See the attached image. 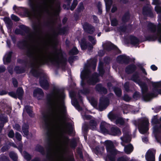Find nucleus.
<instances>
[{"mask_svg":"<svg viewBox=\"0 0 161 161\" xmlns=\"http://www.w3.org/2000/svg\"><path fill=\"white\" fill-rule=\"evenodd\" d=\"M63 94L57 91L49 95L48 100L54 108L53 115L45 114L43 117L47 130V144L48 151L47 157L52 161H74L63 154L68 143V137L63 134L67 131L68 125L65 122L66 111L64 104Z\"/></svg>","mask_w":161,"mask_h":161,"instance_id":"nucleus-1","label":"nucleus"},{"mask_svg":"<svg viewBox=\"0 0 161 161\" xmlns=\"http://www.w3.org/2000/svg\"><path fill=\"white\" fill-rule=\"evenodd\" d=\"M33 28L35 32L28 36V40L31 44L27 51V56L32 61V67L36 68L47 62L59 66L64 65L66 60L63 58L61 50L56 49L51 52H47L42 45L44 43L50 42L51 35L47 34L43 37L40 35L41 26L40 23L34 24Z\"/></svg>","mask_w":161,"mask_h":161,"instance_id":"nucleus-2","label":"nucleus"},{"mask_svg":"<svg viewBox=\"0 0 161 161\" xmlns=\"http://www.w3.org/2000/svg\"><path fill=\"white\" fill-rule=\"evenodd\" d=\"M55 0H29V4L33 11L37 17H40L43 13L52 16H57L60 9V3L58 2L53 7Z\"/></svg>","mask_w":161,"mask_h":161,"instance_id":"nucleus-3","label":"nucleus"},{"mask_svg":"<svg viewBox=\"0 0 161 161\" xmlns=\"http://www.w3.org/2000/svg\"><path fill=\"white\" fill-rule=\"evenodd\" d=\"M91 66V64L88 63L85 65L84 70L81 72V77L82 80L87 79L88 83L89 84L93 85L99 80L97 74L95 73L92 76L89 75L90 71L88 68Z\"/></svg>","mask_w":161,"mask_h":161,"instance_id":"nucleus-4","label":"nucleus"},{"mask_svg":"<svg viewBox=\"0 0 161 161\" xmlns=\"http://www.w3.org/2000/svg\"><path fill=\"white\" fill-rule=\"evenodd\" d=\"M105 145L108 153L106 160L108 159L110 161H115V156L118 152L114 148L113 142L111 141H107L105 142Z\"/></svg>","mask_w":161,"mask_h":161,"instance_id":"nucleus-5","label":"nucleus"},{"mask_svg":"<svg viewBox=\"0 0 161 161\" xmlns=\"http://www.w3.org/2000/svg\"><path fill=\"white\" fill-rule=\"evenodd\" d=\"M131 80L134 82L137 83L141 86L143 93L145 92L147 89V87L146 84L142 83L139 79L138 74L134 75L131 78Z\"/></svg>","mask_w":161,"mask_h":161,"instance_id":"nucleus-6","label":"nucleus"},{"mask_svg":"<svg viewBox=\"0 0 161 161\" xmlns=\"http://www.w3.org/2000/svg\"><path fill=\"white\" fill-rule=\"evenodd\" d=\"M149 122L148 119L147 118L143 119L141 122L140 130L142 133H145L148 129Z\"/></svg>","mask_w":161,"mask_h":161,"instance_id":"nucleus-7","label":"nucleus"},{"mask_svg":"<svg viewBox=\"0 0 161 161\" xmlns=\"http://www.w3.org/2000/svg\"><path fill=\"white\" fill-rule=\"evenodd\" d=\"M155 150H149L147 152L145 158L147 161H155Z\"/></svg>","mask_w":161,"mask_h":161,"instance_id":"nucleus-8","label":"nucleus"},{"mask_svg":"<svg viewBox=\"0 0 161 161\" xmlns=\"http://www.w3.org/2000/svg\"><path fill=\"white\" fill-rule=\"evenodd\" d=\"M108 100L103 98L100 99V101L99 103V109L100 111H102L103 109H105L108 105Z\"/></svg>","mask_w":161,"mask_h":161,"instance_id":"nucleus-9","label":"nucleus"},{"mask_svg":"<svg viewBox=\"0 0 161 161\" xmlns=\"http://www.w3.org/2000/svg\"><path fill=\"white\" fill-rule=\"evenodd\" d=\"M83 27L85 31L90 34H92L95 31L93 26L87 23L84 24Z\"/></svg>","mask_w":161,"mask_h":161,"instance_id":"nucleus-10","label":"nucleus"},{"mask_svg":"<svg viewBox=\"0 0 161 161\" xmlns=\"http://www.w3.org/2000/svg\"><path fill=\"white\" fill-rule=\"evenodd\" d=\"M33 95L34 97H37L38 99H40L43 97V92L41 89L37 88L34 91Z\"/></svg>","mask_w":161,"mask_h":161,"instance_id":"nucleus-11","label":"nucleus"},{"mask_svg":"<svg viewBox=\"0 0 161 161\" xmlns=\"http://www.w3.org/2000/svg\"><path fill=\"white\" fill-rule=\"evenodd\" d=\"M66 33V30H65V29L64 28L61 29L60 28H58L53 31V35L54 36L58 34H65Z\"/></svg>","mask_w":161,"mask_h":161,"instance_id":"nucleus-12","label":"nucleus"},{"mask_svg":"<svg viewBox=\"0 0 161 161\" xmlns=\"http://www.w3.org/2000/svg\"><path fill=\"white\" fill-rule=\"evenodd\" d=\"M96 89L97 91L102 93L106 94L107 93V89L102 87L100 84H99L96 86Z\"/></svg>","mask_w":161,"mask_h":161,"instance_id":"nucleus-13","label":"nucleus"},{"mask_svg":"<svg viewBox=\"0 0 161 161\" xmlns=\"http://www.w3.org/2000/svg\"><path fill=\"white\" fill-rule=\"evenodd\" d=\"M121 134V131L117 127H112L111 130V134L112 135L115 136L119 135Z\"/></svg>","mask_w":161,"mask_h":161,"instance_id":"nucleus-14","label":"nucleus"},{"mask_svg":"<svg viewBox=\"0 0 161 161\" xmlns=\"http://www.w3.org/2000/svg\"><path fill=\"white\" fill-rule=\"evenodd\" d=\"M133 149V147L132 145L129 144L125 146L124 150L126 153L129 154L132 152Z\"/></svg>","mask_w":161,"mask_h":161,"instance_id":"nucleus-15","label":"nucleus"},{"mask_svg":"<svg viewBox=\"0 0 161 161\" xmlns=\"http://www.w3.org/2000/svg\"><path fill=\"white\" fill-rule=\"evenodd\" d=\"M108 125L105 122H102L101 123L100 127V130L102 132L105 133L108 131L106 128L107 127Z\"/></svg>","mask_w":161,"mask_h":161,"instance_id":"nucleus-16","label":"nucleus"},{"mask_svg":"<svg viewBox=\"0 0 161 161\" xmlns=\"http://www.w3.org/2000/svg\"><path fill=\"white\" fill-rule=\"evenodd\" d=\"M121 139L122 141V142H121V144L123 146H125V143L129 142L131 140L130 138L128 136H123L121 138Z\"/></svg>","mask_w":161,"mask_h":161,"instance_id":"nucleus-17","label":"nucleus"},{"mask_svg":"<svg viewBox=\"0 0 161 161\" xmlns=\"http://www.w3.org/2000/svg\"><path fill=\"white\" fill-rule=\"evenodd\" d=\"M40 84L41 87L43 89H47L48 87V83L46 80H41L40 81Z\"/></svg>","mask_w":161,"mask_h":161,"instance_id":"nucleus-18","label":"nucleus"},{"mask_svg":"<svg viewBox=\"0 0 161 161\" xmlns=\"http://www.w3.org/2000/svg\"><path fill=\"white\" fill-rule=\"evenodd\" d=\"M83 40H84V39L81 40V42L80 44L81 48L82 49L87 48L89 50H91L93 48V47L90 44L89 46L86 45L85 43L83 42Z\"/></svg>","mask_w":161,"mask_h":161,"instance_id":"nucleus-19","label":"nucleus"},{"mask_svg":"<svg viewBox=\"0 0 161 161\" xmlns=\"http://www.w3.org/2000/svg\"><path fill=\"white\" fill-rule=\"evenodd\" d=\"M136 69V66L134 65H132L127 66L126 68L125 71L128 73H130L135 70Z\"/></svg>","mask_w":161,"mask_h":161,"instance_id":"nucleus-20","label":"nucleus"},{"mask_svg":"<svg viewBox=\"0 0 161 161\" xmlns=\"http://www.w3.org/2000/svg\"><path fill=\"white\" fill-rule=\"evenodd\" d=\"M23 93L24 91L22 88L19 87L18 88L16 92V93L19 98L20 99L22 98Z\"/></svg>","mask_w":161,"mask_h":161,"instance_id":"nucleus-21","label":"nucleus"},{"mask_svg":"<svg viewBox=\"0 0 161 161\" xmlns=\"http://www.w3.org/2000/svg\"><path fill=\"white\" fill-rule=\"evenodd\" d=\"M90 128L92 130H95L97 125L96 121L93 119L91 120L89 123Z\"/></svg>","mask_w":161,"mask_h":161,"instance_id":"nucleus-22","label":"nucleus"},{"mask_svg":"<svg viewBox=\"0 0 161 161\" xmlns=\"http://www.w3.org/2000/svg\"><path fill=\"white\" fill-rule=\"evenodd\" d=\"M28 128L29 126L28 125L25 124L23 125L22 127V130L24 134L26 136L28 135Z\"/></svg>","mask_w":161,"mask_h":161,"instance_id":"nucleus-23","label":"nucleus"},{"mask_svg":"<svg viewBox=\"0 0 161 161\" xmlns=\"http://www.w3.org/2000/svg\"><path fill=\"white\" fill-rule=\"evenodd\" d=\"M106 6V9L108 11L110 9L112 4V0H104Z\"/></svg>","mask_w":161,"mask_h":161,"instance_id":"nucleus-24","label":"nucleus"},{"mask_svg":"<svg viewBox=\"0 0 161 161\" xmlns=\"http://www.w3.org/2000/svg\"><path fill=\"white\" fill-rule=\"evenodd\" d=\"M161 33V24L158 23L157 27V37H158V41L161 42V35L160 36Z\"/></svg>","mask_w":161,"mask_h":161,"instance_id":"nucleus-25","label":"nucleus"},{"mask_svg":"<svg viewBox=\"0 0 161 161\" xmlns=\"http://www.w3.org/2000/svg\"><path fill=\"white\" fill-rule=\"evenodd\" d=\"M143 12L144 14L148 15L151 13V9L148 6L144 7L143 9Z\"/></svg>","mask_w":161,"mask_h":161,"instance_id":"nucleus-26","label":"nucleus"},{"mask_svg":"<svg viewBox=\"0 0 161 161\" xmlns=\"http://www.w3.org/2000/svg\"><path fill=\"white\" fill-rule=\"evenodd\" d=\"M148 27L149 30L152 32H154L156 31V26L152 23H149L148 25Z\"/></svg>","mask_w":161,"mask_h":161,"instance_id":"nucleus-27","label":"nucleus"},{"mask_svg":"<svg viewBox=\"0 0 161 161\" xmlns=\"http://www.w3.org/2000/svg\"><path fill=\"white\" fill-rule=\"evenodd\" d=\"M25 110L26 111L30 116L32 117L33 115L32 114L31 108V107L27 106L25 107Z\"/></svg>","mask_w":161,"mask_h":161,"instance_id":"nucleus-28","label":"nucleus"},{"mask_svg":"<svg viewBox=\"0 0 161 161\" xmlns=\"http://www.w3.org/2000/svg\"><path fill=\"white\" fill-rule=\"evenodd\" d=\"M11 54L12 52H9L5 55L4 60V61L5 60L6 62L8 63L10 62Z\"/></svg>","mask_w":161,"mask_h":161,"instance_id":"nucleus-29","label":"nucleus"},{"mask_svg":"<svg viewBox=\"0 0 161 161\" xmlns=\"http://www.w3.org/2000/svg\"><path fill=\"white\" fill-rule=\"evenodd\" d=\"M155 96L153 93L148 94L144 96V98L145 101H149L152 97Z\"/></svg>","mask_w":161,"mask_h":161,"instance_id":"nucleus-30","label":"nucleus"},{"mask_svg":"<svg viewBox=\"0 0 161 161\" xmlns=\"http://www.w3.org/2000/svg\"><path fill=\"white\" fill-rule=\"evenodd\" d=\"M9 155L10 158L14 161H17V156L15 153L13 152H10L9 153Z\"/></svg>","mask_w":161,"mask_h":161,"instance_id":"nucleus-31","label":"nucleus"},{"mask_svg":"<svg viewBox=\"0 0 161 161\" xmlns=\"http://www.w3.org/2000/svg\"><path fill=\"white\" fill-rule=\"evenodd\" d=\"M124 123V121L122 118L120 117H118L117 119L115 121V124L117 125L119 124L120 125H122Z\"/></svg>","mask_w":161,"mask_h":161,"instance_id":"nucleus-32","label":"nucleus"},{"mask_svg":"<svg viewBox=\"0 0 161 161\" xmlns=\"http://www.w3.org/2000/svg\"><path fill=\"white\" fill-rule=\"evenodd\" d=\"M131 43V44L135 45L139 42L138 40L136 37L133 36L130 38Z\"/></svg>","mask_w":161,"mask_h":161,"instance_id":"nucleus-33","label":"nucleus"},{"mask_svg":"<svg viewBox=\"0 0 161 161\" xmlns=\"http://www.w3.org/2000/svg\"><path fill=\"white\" fill-rule=\"evenodd\" d=\"M78 53V51L75 47L73 48L69 52L70 55L77 54Z\"/></svg>","mask_w":161,"mask_h":161,"instance_id":"nucleus-34","label":"nucleus"},{"mask_svg":"<svg viewBox=\"0 0 161 161\" xmlns=\"http://www.w3.org/2000/svg\"><path fill=\"white\" fill-rule=\"evenodd\" d=\"M114 91L116 95L118 97H120L121 95V91L119 88H115L114 89Z\"/></svg>","mask_w":161,"mask_h":161,"instance_id":"nucleus-35","label":"nucleus"},{"mask_svg":"<svg viewBox=\"0 0 161 161\" xmlns=\"http://www.w3.org/2000/svg\"><path fill=\"white\" fill-rule=\"evenodd\" d=\"M24 157L27 161H29L32 158L31 156L26 152L24 153Z\"/></svg>","mask_w":161,"mask_h":161,"instance_id":"nucleus-36","label":"nucleus"},{"mask_svg":"<svg viewBox=\"0 0 161 161\" xmlns=\"http://www.w3.org/2000/svg\"><path fill=\"white\" fill-rule=\"evenodd\" d=\"M77 0H74L73 3L70 8V9L71 10H73L75 8L77 5Z\"/></svg>","mask_w":161,"mask_h":161,"instance_id":"nucleus-37","label":"nucleus"},{"mask_svg":"<svg viewBox=\"0 0 161 161\" xmlns=\"http://www.w3.org/2000/svg\"><path fill=\"white\" fill-rule=\"evenodd\" d=\"M88 38L89 41L91 42L93 45H95L96 44V40L94 37L92 36H89Z\"/></svg>","mask_w":161,"mask_h":161,"instance_id":"nucleus-38","label":"nucleus"},{"mask_svg":"<svg viewBox=\"0 0 161 161\" xmlns=\"http://www.w3.org/2000/svg\"><path fill=\"white\" fill-rule=\"evenodd\" d=\"M126 58V57L124 55H120L118 57V60L121 61L125 62V59Z\"/></svg>","mask_w":161,"mask_h":161,"instance_id":"nucleus-39","label":"nucleus"},{"mask_svg":"<svg viewBox=\"0 0 161 161\" xmlns=\"http://www.w3.org/2000/svg\"><path fill=\"white\" fill-rule=\"evenodd\" d=\"M129 15L128 14H125L122 18V21L124 22H127L129 19Z\"/></svg>","mask_w":161,"mask_h":161,"instance_id":"nucleus-40","label":"nucleus"},{"mask_svg":"<svg viewBox=\"0 0 161 161\" xmlns=\"http://www.w3.org/2000/svg\"><path fill=\"white\" fill-rule=\"evenodd\" d=\"M84 9V7L83 3H80L78 7V10L79 12L83 11Z\"/></svg>","mask_w":161,"mask_h":161,"instance_id":"nucleus-41","label":"nucleus"},{"mask_svg":"<svg viewBox=\"0 0 161 161\" xmlns=\"http://www.w3.org/2000/svg\"><path fill=\"white\" fill-rule=\"evenodd\" d=\"M157 5L155 7V10L158 13H160L161 12V4L160 5Z\"/></svg>","mask_w":161,"mask_h":161,"instance_id":"nucleus-42","label":"nucleus"},{"mask_svg":"<svg viewBox=\"0 0 161 161\" xmlns=\"http://www.w3.org/2000/svg\"><path fill=\"white\" fill-rule=\"evenodd\" d=\"M8 160V158L5 156H0V161H7Z\"/></svg>","mask_w":161,"mask_h":161,"instance_id":"nucleus-43","label":"nucleus"},{"mask_svg":"<svg viewBox=\"0 0 161 161\" xmlns=\"http://www.w3.org/2000/svg\"><path fill=\"white\" fill-rule=\"evenodd\" d=\"M118 24L117 20L115 18L113 19L111 21V24L113 26H116Z\"/></svg>","mask_w":161,"mask_h":161,"instance_id":"nucleus-44","label":"nucleus"},{"mask_svg":"<svg viewBox=\"0 0 161 161\" xmlns=\"http://www.w3.org/2000/svg\"><path fill=\"white\" fill-rule=\"evenodd\" d=\"M128 158L126 157H122L119 158L117 161H128Z\"/></svg>","mask_w":161,"mask_h":161,"instance_id":"nucleus-45","label":"nucleus"},{"mask_svg":"<svg viewBox=\"0 0 161 161\" xmlns=\"http://www.w3.org/2000/svg\"><path fill=\"white\" fill-rule=\"evenodd\" d=\"M108 117L112 121L114 120V119H116V116L115 115L113 114H109Z\"/></svg>","mask_w":161,"mask_h":161,"instance_id":"nucleus-46","label":"nucleus"},{"mask_svg":"<svg viewBox=\"0 0 161 161\" xmlns=\"http://www.w3.org/2000/svg\"><path fill=\"white\" fill-rule=\"evenodd\" d=\"M99 70L100 75H102L104 73V71L103 69V65L102 64H101L99 68Z\"/></svg>","mask_w":161,"mask_h":161,"instance_id":"nucleus-47","label":"nucleus"},{"mask_svg":"<svg viewBox=\"0 0 161 161\" xmlns=\"http://www.w3.org/2000/svg\"><path fill=\"white\" fill-rule=\"evenodd\" d=\"M152 3L154 5H160L161 2L160 0H153Z\"/></svg>","mask_w":161,"mask_h":161,"instance_id":"nucleus-48","label":"nucleus"},{"mask_svg":"<svg viewBox=\"0 0 161 161\" xmlns=\"http://www.w3.org/2000/svg\"><path fill=\"white\" fill-rule=\"evenodd\" d=\"M12 81L13 85L14 87H17L18 86V82L17 80L14 78L12 79Z\"/></svg>","mask_w":161,"mask_h":161,"instance_id":"nucleus-49","label":"nucleus"},{"mask_svg":"<svg viewBox=\"0 0 161 161\" xmlns=\"http://www.w3.org/2000/svg\"><path fill=\"white\" fill-rule=\"evenodd\" d=\"M15 70L18 73H21L24 72V70H21L20 68L19 67H16L15 68Z\"/></svg>","mask_w":161,"mask_h":161,"instance_id":"nucleus-50","label":"nucleus"},{"mask_svg":"<svg viewBox=\"0 0 161 161\" xmlns=\"http://www.w3.org/2000/svg\"><path fill=\"white\" fill-rule=\"evenodd\" d=\"M15 136L17 139L19 141H20L21 139V136L19 133H16L15 134Z\"/></svg>","mask_w":161,"mask_h":161,"instance_id":"nucleus-51","label":"nucleus"},{"mask_svg":"<svg viewBox=\"0 0 161 161\" xmlns=\"http://www.w3.org/2000/svg\"><path fill=\"white\" fill-rule=\"evenodd\" d=\"M124 88L125 90L127 92L129 91V83L128 82H126L125 83L124 86Z\"/></svg>","mask_w":161,"mask_h":161,"instance_id":"nucleus-52","label":"nucleus"},{"mask_svg":"<svg viewBox=\"0 0 161 161\" xmlns=\"http://www.w3.org/2000/svg\"><path fill=\"white\" fill-rule=\"evenodd\" d=\"M14 136V133L13 130H11L10 131L8 134V136L11 138H13Z\"/></svg>","mask_w":161,"mask_h":161,"instance_id":"nucleus-53","label":"nucleus"},{"mask_svg":"<svg viewBox=\"0 0 161 161\" xmlns=\"http://www.w3.org/2000/svg\"><path fill=\"white\" fill-rule=\"evenodd\" d=\"M13 128L19 131L20 130V126L18 124H15V125H14Z\"/></svg>","mask_w":161,"mask_h":161,"instance_id":"nucleus-54","label":"nucleus"},{"mask_svg":"<svg viewBox=\"0 0 161 161\" xmlns=\"http://www.w3.org/2000/svg\"><path fill=\"white\" fill-rule=\"evenodd\" d=\"M8 94L10 96L16 98L17 97H18L17 93L15 94L13 92H10Z\"/></svg>","mask_w":161,"mask_h":161,"instance_id":"nucleus-55","label":"nucleus"},{"mask_svg":"<svg viewBox=\"0 0 161 161\" xmlns=\"http://www.w3.org/2000/svg\"><path fill=\"white\" fill-rule=\"evenodd\" d=\"M11 18L12 19L16 21H19V19L18 17L14 14L11 15Z\"/></svg>","mask_w":161,"mask_h":161,"instance_id":"nucleus-56","label":"nucleus"},{"mask_svg":"<svg viewBox=\"0 0 161 161\" xmlns=\"http://www.w3.org/2000/svg\"><path fill=\"white\" fill-rule=\"evenodd\" d=\"M123 99L126 101H128L130 100V97L127 95H125L123 97Z\"/></svg>","mask_w":161,"mask_h":161,"instance_id":"nucleus-57","label":"nucleus"},{"mask_svg":"<svg viewBox=\"0 0 161 161\" xmlns=\"http://www.w3.org/2000/svg\"><path fill=\"white\" fill-rule=\"evenodd\" d=\"M48 23L50 25H52L53 24L55 23V21L52 18L49 20Z\"/></svg>","mask_w":161,"mask_h":161,"instance_id":"nucleus-58","label":"nucleus"},{"mask_svg":"<svg viewBox=\"0 0 161 161\" xmlns=\"http://www.w3.org/2000/svg\"><path fill=\"white\" fill-rule=\"evenodd\" d=\"M96 62L97 60H95L93 61L92 64H93V69H94L96 68Z\"/></svg>","mask_w":161,"mask_h":161,"instance_id":"nucleus-59","label":"nucleus"},{"mask_svg":"<svg viewBox=\"0 0 161 161\" xmlns=\"http://www.w3.org/2000/svg\"><path fill=\"white\" fill-rule=\"evenodd\" d=\"M117 9V8L116 6H113L111 9V12L112 13L114 12Z\"/></svg>","mask_w":161,"mask_h":161,"instance_id":"nucleus-60","label":"nucleus"},{"mask_svg":"<svg viewBox=\"0 0 161 161\" xmlns=\"http://www.w3.org/2000/svg\"><path fill=\"white\" fill-rule=\"evenodd\" d=\"M151 69L153 70H156L157 69V67L155 65H152L151 66Z\"/></svg>","mask_w":161,"mask_h":161,"instance_id":"nucleus-61","label":"nucleus"},{"mask_svg":"<svg viewBox=\"0 0 161 161\" xmlns=\"http://www.w3.org/2000/svg\"><path fill=\"white\" fill-rule=\"evenodd\" d=\"M161 86V84L160 82H158L155 83L154 86L156 87H159Z\"/></svg>","mask_w":161,"mask_h":161,"instance_id":"nucleus-62","label":"nucleus"},{"mask_svg":"<svg viewBox=\"0 0 161 161\" xmlns=\"http://www.w3.org/2000/svg\"><path fill=\"white\" fill-rule=\"evenodd\" d=\"M5 70V68L3 67H0V73L4 72Z\"/></svg>","mask_w":161,"mask_h":161,"instance_id":"nucleus-63","label":"nucleus"},{"mask_svg":"<svg viewBox=\"0 0 161 161\" xmlns=\"http://www.w3.org/2000/svg\"><path fill=\"white\" fill-rule=\"evenodd\" d=\"M7 93V92L3 90L0 91V95H2L6 94Z\"/></svg>","mask_w":161,"mask_h":161,"instance_id":"nucleus-64","label":"nucleus"}]
</instances>
